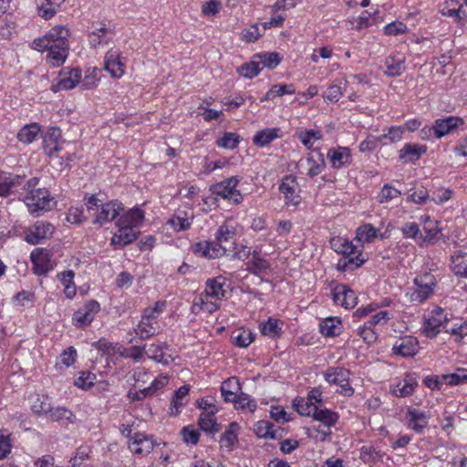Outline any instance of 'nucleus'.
<instances>
[{"label":"nucleus","instance_id":"nucleus-33","mask_svg":"<svg viewBox=\"0 0 467 467\" xmlns=\"http://www.w3.org/2000/svg\"><path fill=\"white\" fill-rule=\"evenodd\" d=\"M306 162L308 166L306 174L311 178L320 174L326 168L324 155L319 150L316 152V155L309 154L306 159Z\"/></svg>","mask_w":467,"mask_h":467},{"label":"nucleus","instance_id":"nucleus-12","mask_svg":"<svg viewBox=\"0 0 467 467\" xmlns=\"http://www.w3.org/2000/svg\"><path fill=\"white\" fill-rule=\"evenodd\" d=\"M230 247L214 241L199 242L193 246V252L202 257L214 259L224 255Z\"/></svg>","mask_w":467,"mask_h":467},{"label":"nucleus","instance_id":"nucleus-26","mask_svg":"<svg viewBox=\"0 0 467 467\" xmlns=\"http://www.w3.org/2000/svg\"><path fill=\"white\" fill-rule=\"evenodd\" d=\"M134 332L140 340H147L160 333L158 320L145 319V317L141 316L140 322L134 327Z\"/></svg>","mask_w":467,"mask_h":467},{"label":"nucleus","instance_id":"nucleus-59","mask_svg":"<svg viewBox=\"0 0 467 467\" xmlns=\"http://www.w3.org/2000/svg\"><path fill=\"white\" fill-rule=\"evenodd\" d=\"M444 384L449 386H456L467 382V370L459 369L455 373L442 375Z\"/></svg>","mask_w":467,"mask_h":467},{"label":"nucleus","instance_id":"nucleus-63","mask_svg":"<svg viewBox=\"0 0 467 467\" xmlns=\"http://www.w3.org/2000/svg\"><path fill=\"white\" fill-rule=\"evenodd\" d=\"M358 334L368 344L375 342L378 337V333L375 327H369L368 322L358 328Z\"/></svg>","mask_w":467,"mask_h":467},{"label":"nucleus","instance_id":"nucleus-47","mask_svg":"<svg viewBox=\"0 0 467 467\" xmlns=\"http://www.w3.org/2000/svg\"><path fill=\"white\" fill-rule=\"evenodd\" d=\"M40 132V127L36 123L24 126L18 132L17 138L21 142L29 144L33 142L38 133Z\"/></svg>","mask_w":467,"mask_h":467},{"label":"nucleus","instance_id":"nucleus-22","mask_svg":"<svg viewBox=\"0 0 467 467\" xmlns=\"http://www.w3.org/2000/svg\"><path fill=\"white\" fill-rule=\"evenodd\" d=\"M462 124V119L455 116L438 119L434 121V135L436 138L441 139L453 132Z\"/></svg>","mask_w":467,"mask_h":467},{"label":"nucleus","instance_id":"nucleus-23","mask_svg":"<svg viewBox=\"0 0 467 467\" xmlns=\"http://www.w3.org/2000/svg\"><path fill=\"white\" fill-rule=\"evenodd\" d=\"M154 446L152 437L141 432L134 433L129 442V449L136 454H148Z\"/></svg>","mask_w":467,"mask_h":467},{"label":"nucleus","instance_id":"nucleus-2","mask_svg":"<svg viewBox=\"0 0 467 467\" xmlns=\"http://www.w3.org/2000/svg\"><path fill=\"white\" fill-rule=\"evenodd\" d=\"M68 36L69 31L67 27L54 26L43 37L35 39L33 47L40 52L45 51L46 48L69 49Z\"/></svg>","mask_w":467,"mask_h":467},{"label":"nucleus","instance_id":"nucleus-21","mask_svg":"<svg viewBox=\"0 0 467 467\" xmlns=\"http://www.w3.org/2000/svg\"><path fill=\"white\" fill-rule=\"evenodd\" d=\"M144 217L145 212L136 206L126 212L124 210L118 220L115 221V225H127V227H132L136 230V228L142 224Z\"/></svg>","mask_w":467,"mask_h":467},{"label":"nucleus","instance_id":"nucleus-25","mask_svg":"<svg viewBox=\"0 0 467 467\" xmlns=\"http://www.w3.org/2000/svg\"><path fill=\"white\" fill-rule=\"evenodd\" d=\"M225 279L223 276L210 278L205 283V289L202 293L206 298L222 300L225 297Z\"/></svg>","mask_w":467,"mask_h":467},{"label":"nucleus","instance_id":"nucleus-4","mask_svg":"<svg viewBox=\"0 0 467 467\" xmlns=\"http://www.w3.org/2000/svg\"><path fill=\"white\" fill-rule=\"evenodd\" d=\"M413 283L414 287L410 293V299L411 302L422 303L433 294L437 280L432 274L427 272L416 276Z\"/></svg>","mask_w":467,"mask_h":467},{"label":"nucleus","instance_id":"nucleus-62","mask_svg":"<svg viewBox=\"0 0 467 467\" xmlns=\"http://www.w3.org/2000/svg\"><path fill=\"white\" fill-rule=\"evenodd\" d=\"M298 138L307 149H311L315 140L322 139V133L319 130H308L300 132Z\"/></svg>","mask_w":467,"mask_h":467},{"label":"nucleus","instance_id":"nucleus-42","mask_svg":"<svg viewBox=\"0 0 467 467\" xmlns=\"http://www.w3.org/2000/svg\"><path fill=\"white\" fill-rule=\"evenodd\" d=\"M293 407L301 415L305 417H313L314 411L317 406L309 401L306 398L296 397L293 402Z\"/></svg>","mask_w":467,"mask_h":467},{"label":"nucleus","instance_id":"nucleus-50","mask_svg":"<svg viewBox=\"0 0 467 467\" xmlns=\"http://www.w3.org/2000/svg\"><path fill=\"white\" fill-rule=\"evenodd\" d=\"M47 51V61L53 67H60L63 65L68 56L69 49H55L46 48Z\"/></svg>","mask_w":467,"mask_h":467},{"label":"nucleus","instance_id":"nucleus-61","mask_svg":"<svg viewBox=\"0 0 467 467\" xmlns=\"http://www.w3.org/2000/svg\"><path fill=\"white\" fill-rule=\"evenodd\" d=\"M96 378V375L90 371H81L75 379L74 384L79 389H88L94 385Z\"/></svg>","mask_w":467,"mask_h":467},{"label":"nucleus","instance_id":"nucleus-7","mask_svg":"<svg viewBox=\"0 0 467 467\" xmlns=\"http://www.w3.org/2000/svg\"><path fill=\"white\" fill-rule=\"evenodd\" d=\"M250 259L246 263V270L256 276H262L263 275H266L267 272L271 269L270 262L262 256L261 253L254 250L250 251H240L238 252L239 259Z\"/></svg>","mask_w":467,"mask_h":467},{"label":"nucleus","instance_id":"nucleus-9","mask_svg":"<svg viewBox=\"0 0 467 467\" xmlns=\"http://www.w3.org/2000/svg\"><path fill=\"white\" fill-rule=\"evenodd\" d=\"M100 311V305L98 301L91 299L76 310L72 316V323L78 328H85L95 318V315Z\"/></svg>","mask_w":467,"mask_h":467},{"label":"nucleus","instance_id":"nucleus-3","mask_svg":"<svg viewBox=\"0 0 467 467\" xmlns=\"http://www.w3.org/2000/svg\"><path fill=\"white\" fill-rule=\"evenodd\" d=\"M240 181L238 176H232L223 182L211 185L210 191L213 194L227 200L233 204H239L244 200L243 194L240 191L236 190Z\"/></svg>","mask_w":467,"mask_h":467},{"label":"nucleus","instance_id":"nucleus-1","mask_svg":"<svg viewBox=\"0 0 467 467\" xmlns=\"http://www.w3.org/2000/svg\"><path fill=\"white\" fill-rule=\"evenodd\" d=\"M39 181L38 177L30 178L23 185L21 192L28 212L36 216L51 211L57 206V201L51 196L49 191L45 187H38Z\"/></svg>","mask_w":467,"mask_h":467},{"label":"nucleus","instance_id":"nucleus-15","mask_svg":"<svg viewBox=\"0 0 467 467\" xmlns=\"http://www.w3.org/2000/svg\"><path fill=\"white\" fill-rule=\"evenodd\" d=\"M332 298L336 305L341 306L346 309H352L358 304L356 293L348 285L338 284L332 291Z\"/></svg>","mask_w":467,"mask_h":467},{"label":"nucleus","instance_id":"nucleus-52","mask_svg":"<svg viewBox=\"0 0 467 467\" xmlns=\"http://www.w3.org/2000/svg\"><path fill=\"white\" fill-rule=\"evenodd\" d=\"M383 454L374 446L364 445L360 448L359 458L365 463H374L382 459Z\"/></svg>","mask_w":467,"mask_h":467},{"label":"nucleus","instance_id":"nucleus-11","mask_svg":"<svg viewBox=\"0 0 467 467\" xmlns=\"http://www.w3.org/2000/svg\"><path fill=\"white\" fill-rule=\"evenodd\" d=\"M278 189L284 194L285 205L297 206L300 203L301 197L298 193V184L295 176H285Z\"/></svg>","mask_w":467,"mask_h":467},{"label":"nucleus","instance_id":"nucleus-16","mask_svg":"<svg viewBox=\"0 0 467 467\" xmlns=\"http://www.w3.org/2000/svg\"><path fill=\"white\" fill-rule=\"evenodd\" d=\"M66 141L62 140L61 130L57 127L49 128L43 138V149L49 157L61 151Z\"/></svg>","mask_w":467,"mask_h":467},{"label":"nucleus","instance_id":"nucleus-44","mask_svg":"<svg viewBox=\"0 0 467 467\" xmlns=\"http://www.w3.org/2000/svg\"><path fill=\"white\" fill-rule=\"evenodd\" d=\"M198 424L200 429L206 433L215 434L220 431V425L217 423L214 414L201 413Z\"/></svg>","mask_w":467,"mask_h":467},{"label":"nucleus","instance_id":"nucleus-38","mask_svg":"<svg viewBox=\"0 0 467 467\" xmlns=\"http://www.w3.org/2000/svg\"><path fill=\"white\" fill-rule=\"evenodd\" d=\"M330 244L337 253L343 255L355 256L358 253H361L352 243L340 237L331 239Z\"/></svg>","mask_w":467,"mask_h":467},{"label":"nucleus","instance_id":"nucleus-55","mask_svg":"<svg viewBox=\"0 0 467 467\" xmlns=\"http://www.w3.org/2000/svg\"><path fill=\"white\" fill-rule=\"evenodd\" d=\"M458 3L454 0H451L450 3H447L445 6L441 9V14L443 16L453 17L457 22H460L466 16V13L462 9V6H458Z\"/></svg>","mask_w":467,"mask_h":467},{"label":"nucleus","instance_id":"nucleus-36","mask_svg":"<svg viewBox=\"0 0 467 467\" xmlns=\"http://www.w3.org/2000/svg\"><path fill=\"white\" fill-rule=\"evenodd\" d=\"M48 419L52 421L62 422L65 425L72 424L76 420L74 413L65 407H57L51 409Z\"/></svg>","mask_w":467,"mask_h":467},{"label":"nucleus","instance_id":"nucleus-30","mask_svg":"<svg viewBox=\"0 0 467 467\" xmlns=\"http://www.w3.org/2000/svg\"><path fill=\"white\" fill-rule=\"evenodd\" d=\"M427 151L426 145H420L417 143H406L400 150V159L408 161H415L420 158L422 154Z\"/></svg>","mask_w":467,"mask_h":467},{"label":"nucleus","instance_id":"nucleus-37","mask_svg":"<svg viewBox=\"0 0 467 467\" xmlns=\"http://www.w3.org/2000/svg\"><path fill=\"white\" fill-rule=\"evenodd\" d=\"M313 420L323 423L330 429L335 426L339 419L338 414L328 409H317L314 411Z\"/></svg>","mask_w":467,"mask_h":467},{"label":"nucleus","instance_id":"nucleus-20","mask_svg":"<svg viewBox=\"0 0 467 467\" xmlns=\"http://www.w3.org/2000/svg\"><path fill=\"white\" fill-rule=\"evenodd\" d=\"M333 169L348 167L352 162L351 150L348 147L337 146L329 149L327 154Z\"/></svg>","mask_w":467,"mask_h":467},{"label":"nucleus","instance_id":"nucleus-56","mask_svg":"<svg viewBox=\"0 0 467 467\" xmlns=\"http://www.w3.org/2000/svg\"><path fill=\"white\" fill-rule=\"evenodd\" d=\"M257 60L254 56L253 60L248 63L243 64L241 67L237 68V72L240 76L245 78H253L256 77L260 72V66L256 63Z\"/></svg>","mask_w":467,"mask_h":467},{"label":"nucleus","instance_id":"nucleus-39","mask_svg":"<svg viewBox=\"0 0 467 467\" xmlns=\"http://www.w3.org/2000/svg\"><path fill=\"white\" fill-rule=\"evenodd\" d=\"M256 63L260 66V70L262 71L264 68H275L281 62L282 57L276 52L271 53H260L254 55Z\"/></svg>","mask_w":467,"mask_h":467},{"label":"nucleus","instance_id":"nucleus-43","mask_svg":"<svg viewBox=\"0 0 467 467\" xmlns=\"http://www.w3.org/2000/svg\"><path fill=\"white\" fill-rule=\"evenodd\" d=\"M214 237L215 240L222 244H234L235 238V230L233 226L223 223L218 227L214 234Z\"/></svg>","mask_w":467,"mask_h":467},{"label":"nucleus","instance_id":"nucleus-18","mask_svg":"<svg viewBox=\"0 0 467 467\" xmlns=\"http://www.w3.org/2000/svg\"><path fill=\"white\" fill-rule=\"evenodd\" d=\"M118 230L110 239V244L114 249H122L138 239L140 232L127 225H115Z\"/></svg>","mask_w":467,"mask_h":467},{"label":"nucleus","instance_id":"nucleus-31","mask_svg":"<svg viewBox=\"0 0 467 467\" xmlns=\"http://www.w3.org/2000/svg\"><path fill=\"white\" fill-rule=\"evenodd\" d=\"M241 384L236 377H231L223 381L220 388L224 401L232 402L241 391Z\"/></svg>","mask_w":467,"mask_h":467},{"label":"nucleus","instance_id":"nucleus-24","mask_svg":"<svg viewBox=\"0 0 467 467\" xmlns=\"http://www.w3.org/2000/svg\"><path fill=\"white\" fill-rule=\"evenodd\" d=\"M406 57L402 54L388 56L384 60V74L390 78L400 77L406 70Z\"/></svg>","mask_w":467,"mask_h":467},{"label":"nucleus","instance_id":"nucleus-28","mask_svg":"<svg viewBox=\"0 0 467 467\" xmlns=\"http://www.w3.org/2000/svg\"><path fill=\"white\" fill-rule=\"evenodd\" d=\"M281 137L282 132L280 128H266L258 130L254 135L253 143L259 148H264L268 146L275 140Z\"/></svg>","mask_w":467,"mask_h":467},{"label":"nucleus","instance_id":"nucleus-34","mask_svg":"<svg viewBox=\"0 0 467 467\" xmlns=\"http://www.w3.org/2000/svg\"><path fill=\"white\" fill-rule=\"evenodd\" d=\"M418 386L417 380L412 376H406L393 389V394L397 397L405 398L410 396Z\"/></svg>","mask_w":467,"mask_h":467},{"label":"nucleus","instance_id":"nucleus-27","mask_svg":"<svg viewBox=\"0 0 467 467\" xmlns=\"http://www.w3.org/2000/svg\"><path fill=\"white\" fill-rule=\"evenodd\" d=\"M23 177L5 171L0 172V197H7L22 184Z\"/></svg>","mask_w":467,"mask_h":467},{"label":"nucleus","instance_id":"nucleus-64","mask_svg":"<svg viewBox=\"0 0 467 467\" xmlns=\"http://www.w3.org/2000/svg\"><path fill=\"white\" fill-rule=\"evenodd\" d=\"M254 340V334L248 329L240 330L234 337V343L239 348H247Z\"/></svg>","mask_w":467,"mask_h":467},{"label":"nucleus","instance_id":"nucleus-10","mask_svg":"<svg viewBox=\"0 0 467 467\" xmlns=\"http://www.w3.org/2000/svg\"><path fill=\"white\" fill-rule=\"evenodd\" d=\"M431 417L430 411L410 407L406 411L407 427L416 433L421 434L427 428Z\"/></svg>","mask_w":467,"mask_h":467},{"label":"nucleus","instance_id":"nucleus-45","mask_svg":"<svg viewBox=\"0 0 467 467\" xmlns=\"http://www.w3.org/2000/svg\"><path fill=\"white\" fill-rule=\"evenodd\" d=\"M241 141V136L235 132H224L216 140V145L221 149L234 150Z\"/></svg>","mask_w":467,"mask_h":467},{"label":"nucleus","instance_id":"nucleus-14","mask_svg":"<svg viewBox=\"0 0 467 467\" xmlns=\"http://www.w3.org/2000/svg\"><path fill=\"white\" fill-rule=\"evenodd\" d=\"M419 340L413 336L399 337L392 346V353L402 358L415 356L419 352Z\"/></svg>","mask_w":467,"mask_h":467},{"label":"nucleus","instance_id":"nucleus-32","mask_svg":"<svg viewBox=\"0 0 467 467\" xmlns=\"http://www.w3.org/2000/svg\"><path fill=\"white\" fill-rule=\"evenodd\" d=\"M319 331L324 337H337L342 332L341 320L337 317H327L319 324Z\"/></svg>","mask_w":467,"mask_h":467},{"label":"nucleus","instance_id":"nucleus-57","mask_svg":"<svg viewBox=\"0 0 467 467\" xmlns=\"http://www.w3.org/2000/svg\"><path fill=\"white\" fill-rule=\"evenodd\" d=\"M404 133V127L401 126H391L388 129V132L383 133L379 136L381 143L385 144V140H389L390 143L400 141L402 139Z\"/></svg>","mask_w":467,"mask_h":467},{"label":"nucleus","instance_id":"nucleus-54","mask_svg":"<svg viewBox=\"0 0 467 467\" xmlns=\"http://www.w3.org/2000/svg\"><path fill=\"white\" fill-rule=\"evenodd\" d=\"M378 237V229L370 223H365L357 230V238L362 243H370Z\"/></svg>","mask_w":467,"mask_h":467},{"label":"nucleus","instance_id":"nucleus-60","mask_svg":"<svg viewBox=\"0 0 467 467\" xmlns=\"http://www.w3.org/2000/svg\"><path fill=\"white\" fill-rule=\"evenodd\" d=\"M179 213L178 214L173 215L168 220V224L171 225L175 231H184L187 230L191 224L192 221Z\"/></svg>","mask_w":467,"mask_h":467},{"label":"nucleus","instance_id":"nucleus-46","mask_svg":"<svg viewBox=\"0 0 467 467\" xmlns=\"http://www.w3.org/2000/svg\"><path fill=\"white\" fill-rule=\"evenodd\" d=\"M239 425L236 422H231L225 431L222 434L220 442L223 446L232 449L237 441Z\"/></svg>","mask_w":467,"mask_h":467},{"label":"nucleus","instance_id":"nucleus-8","mask_svg":"<svg viewBox=\"0 0 467 467\" xmlns=\"http://www.w3.org/2000/svg\"><path fill=\"white\" fill-rule=\"evenodd\" d=\"M55 227L46 221H36L25 230V241L32 245L38 244L49 239L54 234Z\"/></svg>","mask_w":467,"mask_h":467},{"label":"nucleus","instance_id":"nucleus-40","mask_svg":"<svg viewBox=\"0 0 467 467\" xmlns=\"http://www.w3.org/2000/svg\"><path fill=\"white\" fill-rule=\"evenodd\" d=\"M350 372L344 368H329L325 373L324 377L329 384L339 386L342 382L348 378Z\"/></svg>","mask_w":467,"mask_h":467},{"label":"nucleus","instance_id":"nucleus-29","mask_svg":"<svg viewBox=\"0 0 467 467\" xmlns=\"http://www.w3.org/2000/svg\"><path fill=\"white\" fill-rule=\"evenodd\" d=\"M93 31L88 36V41L91 47L108 45L110 41L109 35L111 31L105 25H93Z\"/></svg>","mask_w":467,"mask_h":467},{"label":"nucleus","instance_id":"nucleus-48","mask_svg":"<svg viewBox=\"0 0 467 467\" xmlns=\"http://www.w3.org/2000/svg\"><path fill=\"white\" fill-rule=\"evenodd\" d=\"M254 432L259 438L276 439L275 425L268 420H259L254 426Z\"/></svg>","mask_w":467,"mask_h":467},{"label":"nucleus","instance_id":"nucleus-49","mask_svg":"<svg viewBox=\"0 0 467 467\" xmlns=\"http://www.w3.org/2000/svg\"><path fill=\"white\" fill-rule=\"evenodd\" d=\"M262 335L274 338L281 332V326L278 319L269 317L266 322L261 323L259 326Z\"/></svg>","mask_w":467,"mask_h":467},{"label":"nucleus","instance_id":"nucleus-13","mask_svg":"<svg viewBox=\"0 0 467 467\" xmlns=\"http://www.w3.org/2000/svg\"><path fill=\"white\" fill-rule=\"evenodd\" d=\"M81 79V71L78 68H65L59 74V79L52 83L50 89L57 93L61 90L74 88Z\"/></svg>","mask_w":467,"mask_h":467},{"label":"nucleus","instance_id":"nucleus-51","mask_svg":"<svg viewBox=\"0 0 467 467\" xmlns=\"http://www.w3.org/2000/svg\"><path fill=\"white\" fill-rule=\"evenodd\" d=\"M190 387L187 385H183L179 388L173 396L171 406V414L176 416L179 413V409L185 405V402L182 401L184 398L189 394Z\"/></svg>","mask_w":467,"mask_h":467},{"label":"nucleus","instance_id":"nucleus-35","mask_svg":"<svg viewBox=\"0 0 467 467\" xmlns=\"http://www.w3.org/2000/svg\"><path fill=\"white\" fill-rule=\"evenodd\" d=\"M365 261L366 260L362 257L361 253H358V254L355 256L343 255L342 258L338 260L337 268L341 272L355 270L360 267L365 263Z\"/></svg>","mask_w":467,"mask_h":467},{"label":"nucleus","instance_id":"nucleus-19","mask_svg":"<svg viewBox=\"0 0 467 467\" xmlns=\"http://www.w3.org/2000/svg\"><path fill=\"white\" fill-rule=\"evenodd\" d=\"M104 67L112 78H119L124 75L125 63L118 49H109L104 57Z\"/></svg>","mask_w":467,"mask_h":467},{"label":"nucleus","instance_id":"nucleus-58","mask_svg":"<svg viewBox=\"0 0 467 467\" xmlns=\"http://www.w3.org/2000/svg\"><path fill=\"white\" fill-rule=\"evenodd\" d=\"M400 195H401L400 191L394 188L390 184H385L381 188L377 199L379 203H384V202H389L391 200L398 198Z\"/></svg>","mask_w":467,"mask_h":467},{"label":"nucleus","instance_id":"nucleus-41","mask_svg":"<svg viewBox=\"0 0 467 467\" xmlns=\"http://www.w3.org/2000/svg\"><path fill=\"white\" fill-rule=\"evenodd\" d=\"M31 409L38 416H48L52 409L51 399L47 395H37Z\"/></svg>","mask_w":467,"mask_h":467},{"label":"nucleus","instance_id":"nucleus-5","mask_svg":"<svg viewBox=\"0 0 467 467\" xmlns=\"http://www.w3.org/2000/svg\"><path fill=\"white\" fill-rule=\"evenodd\" d=\"M123 211L124 204L117 199L101 202L92 223L94 225L103 226L114 220L117 221Z\"/></svg>","mask_w":467,"mask_h":467},{"label":"nucleus","instance_id":"nucleus-6","mask_svg":"<svg viewBox=\"0 0 467 467\" xmlns=\"http://www.w3.org/2000/svg\"><path fill=\"white\" fill-rule=\"evenodd\" d=\"M448 321L449 319L444 309L437 306L427 317H424L421 331L427 337L434 338Z\"/></svg>","mask_w":467,"mask_h":467},{"label":"nucleus","instance_id":"nucleus-53","mask_svg":"<svg viewBox=\"0 0 467 467\" xmlns=\"http://www.w3.org/2000/svg\"><path fill=\"white\" fill-rule=\"evenodd\" d=\"M232 403H234V407L236 410L248 409L252 412L254 411L257 407L256 401L253 400L248 394L242 391L238 393Z\"/></svg>","mask_w":467,"mask_h":467},{"label":"nucleus","instance_id":"nucleus-17","mask_svg":"<svg viewBox=\"0 0 467 467\" xmlns=\"http://www.w3.org/2000/svg\"><path fill=\"white\" fill-rule=\"evenodd\" d=\"M33 273L36 275H46L53 269L50 255L44 248H36L31 252Z\"/></svg>","mask_w":467,"mask_h":467}]
</instances>
